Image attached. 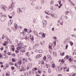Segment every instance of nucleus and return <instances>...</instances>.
<instances>
[{"label":"nucleus","mask_w":76,"mask_h":76,"mask_svg":"<svg viewBox=\"0 0 76 76\" xmlns=\"http://www.w3.org/2000/svg\"><path fill=\"white\" fill-rule=\"evenodd\" d=\"M15 3L13 2L11 4V6L9 7V10L10 11H12L13 8L15 7Z\"/></svg>","instance_id":"f257e3e1"},{"label":"nucleus","mask_w":76,"mask_h":76,"mask_svg":"<svg viewBox=\"0 0 76 76\" xmlns=\"http://www.w3.org/2000/svg\"><path fill=\"white\" fill-rule=\"evenodd\" d=\"M17 49L18 50H19L20 49L22 50V53H25V48H23L22 45H20V47H18L17 48Z\"/></svg>","instance_id":"f03ea898"},{"label":"nucleus","mask_w":76,"mask_h":76,"mask_svg":"<svg viewBox=\"0 0 76 76\" xmlns=\"http://www.w3.org/2000/svg\"><path fill=\"white\" fill-rule=\"evenodd\" d=\"M1 8L2 9H3V10H5V11L8 10V8H7V6L4 5H1Z\"/></svg>","instance_id":"7ed1b4c3"},{"label":"nucleus","mask_w":76,"mask_h":76,"mask_svg":"<svg viewBox=\"0 0 76 76\" xmlns=\"http://www.w3.org/2000/svg\"><path fill=\"white\" fill-rule=\"evenodd\" d=\"M28 67H27V70H29L30 69H31L32 66V63H29L28 64Z\"/></svg>","instance_id":"20e7f679"},{"label":"nucleus","mask_w":76,"mask_h":76,"mask_svg":"<svg viewBox=\"0 0 76 76\" xmlns=\"http://www.w3.org/2000/svg\"><path fill=\"white\" fill-rule=\"evenodd\" d=\"M43 26L44 28H45L46 26H47V22L45 20H43Z\"/></svg>","instance_id":"39448f33"},{"label":"nucleus","mask_w":76,"mask_h":76,"mask_svg":"<svg viewBox=\"0 0 76 76\" xmlns=\"http://www.w3.org/2000/svg\"><path fill=\"white\" fill-rule=\"evenodd\" d=\"M38 45H39V44L38 43L36 44L35 45H34L33 48V50H35V49L36 48H37V47H38Z\"/></svg>","instance_id":"423d86ee"},{"label":"nucleus","mask_w":76,"mask_h":76,"mask_svg":"<svg viewBox=\"0 0 76 76\" xmlns=\"http://www.w3.org/2000/svg\"><path fill=\"white\" fill-rule=\"evenodd\" d=\"M33 32H34V34H35V35H36V36L38 37L39 38H41V36H38V32H37V31H33Z\"/></svg>","instance_id":"0eeeda50"},{"label":"nucleus","mask_w":76,"mask_h":76,"mask_svg":"<svg viewBox=\"0 0 76 76\" xmlns=\"http://www.w3.org/2000/svg\"><path fill=\"white\" fill-rule=\"evenodd\" d=\"M12 23H13V20H10L9 22H8V25L9 26H10L12 24Z\"/></svg>","instance_id":"6e6552de"},{"label":"nucleus","mask_w":76,"mask_h":76,"mask_svg":"<svg viewBox=\"0 0 76 76\" xmlns=\"http://www.w3.org/2000/svg\"><path fill=\"white\" fill-rule=\"evenodd\" d=\"M51 15V16H52V18H55V17H56V16L57 15L55 14H51L50 13V14Z\"/></svg>","instance_id":"1a4fd4ad"},{"label":"nucleus","mask_w":76,"mask_h":76,"mask_svg":"<svg viewBox=\"0 0 76 76\" xmlns=\"http://www.w3.org/2000/svg\"><path fill=\"white\" fill-rule=\"evenodd\" d=\"M26 69L24 68L23 67H22L21 69L20 70V72H22V71H26Z\"/></svg>","instance_id":"9d476101"},{"label":"nucleus","mask_w":76,"mask_h":76,"mask_svg":"<svg viewBox=\"0 0 76 76\" xmlns=\"http://www.w3.org/2000/svg\"><path fill=\"white\" fill-rule=\"evenodd\" d=\"M6 20V18H3V17H1V22H4Z\"/></svg>","instance_id":"9b49d317"},{"label":"nucleus","mask_w":76,"mask_h":76,"mask_svg":"<svg viewBox=\"0 0 76 76\" xmlns=\"http://www.w3.org/2000/svg\"><path fill=\"white\" fill-rule=\"evenodd\" d=\"M42 56V54H40V55H37L36 57V58H39L41 57Z\"/></svg>","instance_id":"f8f14e48"},{"label":"nucleus","mask_w":76,"mask_h":76,"mask_svg":"<svg viewBox=\"0 0 76 76\" xmlns=\"http://www.w3.org/2000/svg\"><path fill=\"white\" fill-rule=\"evenodd\" d=\"M3 57L4 58H8V56L6 55V54H4L3 55Z\"/></svg>","instance_id":"ddd939ff"},{"label":"nucleus","mask_w":76,"mask_h":76,"mask_svg":"<svg viewBox=\"0 0 76 76\" xmlns=\"http://www.w3.org/2000/svg\"><path fill=\"white\" fill-rule=\"evenodd\" d=\"M47 57H48V60H51L52 58H51V56H50V55H48L47 56Z\"/></svg>","instance_id":"4468645a"},{"label":"nucleus","mask_w":76,"mask_h":76,"mask_svg":"<svg viewBox=\"0 0 76 76\" xmlns=\"http://www.w3.org/2000/svg\"><path fill=\"white\" fill-rule=\"evenodd\" d=\"M69 41H70V39H69V38H68L64 42H65V43H67V42H69Z\"/></svg>","instance_id":"2eb2a0df"},{"label":"nucleus","mask_w":76,"mask_h":76,"mask_svg":"<svg viewBox=\"0 0 76 76\" xmlns=\"http://www.w3.org/2000/svg\"><path fill=\"white\" fill-rule=\"evenodd\" d=\"M1 17L5 18V19H7V15H3L1 16Z\"/></svg>","instance_id":"dca6fc26"},{"label":"nucleus","mask_w":76,"mask_h":76,"mask_svg":"<svg viewBox=\"0 0 76 76\" xmlns=\"http://www.w3.org/2000/svg\"><path fill=\"white\" fill-rule=\"evenodd\" d=\"M23 61H25L26 63H28V61H27V60L26 59V58H23Z\"/></svg>","instance_id":"f3484780"},{"label":"nucleus","mask_w":76,"mask_h":76,"mask_svg":"<svg viewBox=\"0 0 76 76\" xmlns=\"http://www.w3.org/2000/svg\"><path fill=\"white\" fill-rule=\"evenodd\" d=\"M51 11H45V13L47 14V15H50V13L49 12H50Z\"/></svg>","instance_id":"a211bd4d"},{"label":"nucleus","mask_w":76,"mask_h":76,"mask_svg":"<svg viewBox=\"0 0 76 76\" xmlns=\"http://www.w3.org/2000/svg\"><path fill=\"white\" fill-rule=\"evenodd\" d=\"M29 73L30 75L32 76V75H34V72L32 71H29Z\"/></svg>","instance_id":"6ab92c4d"},{"label":"nucleus","mask_w":76,"mask_h":76,"mask_svg":"<svg viewBox=\"0 0 76 76\" xmlns=\"http://www.w3.org/2000/svg\"><path fill=\"white\" fill-rule=\"evenodd\" d=\"M53 55L54 56H57V53L56 52L54 51H53Z\"/></svg>","instance_id":"aec40b11"},{"label":"nucleus","mask_w":76,"mask_h":76,"mask_svg":"<svg viewBox=\"0 0 76 76\" xmlns=\"http://www.w3.org/2000/svg\"><path fill=\"white\" fill-rule=\"evenodd\" d=\"M21 9L20 8H19L17 10V12L19 13H20L21 12Z\"/></svg>","instance_id":"412c9836"},{"label":"nucleus","mask_w":76,"mask_h":76,"mask_svg":"<svg viewBox=\"0 0 76 76\" xmlns=\"http://www.w3.org/2000/svg\"><path fill=\"white\" fill-rule=\"evenodd\" d=\"M20 11L21 12H23L25 11V8H22L21 9Z\"/></svg>","instance_id":"4be33fe9"},{"label":"nucleus","mask_w":76,"mask_h":76,"mask_svg":"<svg viewBox=\"0 0 76 76\" xmlns=\"http://www.w3.org/2000/svg\"><path fill=\"white\" fill-rule=\"evenodd\" d=\"M38 51H39V53H43V51L42 50H38Z\"/></svg>","instance_id":"5701e85b"},{"label":"nucleus","mask_w":76,"mask_h":76,"mask_svg":"<svg viewBox=\"0 0 76 76\" xmlns=\"http://www.w3.org/2000/svg\"><path fill=\"white\" fill-rule=\"evenodd\" d=\"M14 26L16 29L18 27V25L16 23L14 24Z\"/></svg>","instance_id":"b1692460"},{"label":"nucleus","mask_w":76,"mask_h":76,"mask_svg":"<svg viewBox=\"0 0 76 76\" xmlns=\"http://www.w3.org/2000/svg\"><path fill=\"white\" fill-rule=\"evenodd\" d=\"M69 13V12L67 11H66L65 12V13L66 15H68V14Z\"/></svg>","instance_id":"393cba45"},{"label":"nucleus","mask_w":76,"mask_h":76,"mask_svg":"<svg viewBox=\"0 0 76 76\" xmlns=\"http://www.w3.org/2000/svg\"><path fill=\"white\" fill-rule=\"evenodd\" d=\"M9 64H10V65H12V66H13V63L10 62L9 63Z\"/></svg>","instance_id":"a878e982"},{"label":"nucleus","mask_w":76,"mask_h":76,"mask_svg":"<svg viewBox=\"0 0 76 76\" xmlns=\"http://www.w3.org/2000/svg\"><path fill=\"white\" fill-rule=\"evenodd\" d=\"M35 9L37 10H39V7L37 6L35 7Z\"/></svg>","instance_id":"bb28decb"},{"label":"nucleus","mask_w":76,"mask_h":76,"mask_svg":"<svg viewBox=\"0 0 76 76\" xmlns=\"http://www.w3.org/2000/svg\"><path fill=\"white\" fill-rule=\"evenodd\" d=\"M23 45V43H20V44L18 45V47H20V45Z\"/></svg>","instance_id":"cd10ccee"},{"label":"nucleus","mask_w":76,"mask_h":76,"mask_svg":"<svg viewBox=\"0 0 76 76\" xmlns=\"http://www.w3.org/2000/svg\"><path fill=\"white\" fill-rule=\"evenodd\" d=\"M0 58L1 59H2L3 58V57H2V55L1 53H0Z\"/></svg>","instance_id":"c85d7f7f"},{"label":"nucleus","mask_w":76,"mask_h":76,"mask_svg":"<svg viewBox=\"0 0 76 76\" xmlns=\"http://www.w3.org/2000/svg\"><path fill=\"white\" fill-rule=\"evenodd\" d=\"M18 28L19 29H21L22 28V27H21V26H19L18 27Z\"/></svg>","instance_id":"c756f323"},{"label":"nucleus","mask_w":76,"mask_h":76,"mask_svg":"<svg viewBox=\"0 0 76 76\" xmlns=\"http://www.w3.org/2000/svg\"><path fill=\"white\" fill-rule=\"evenodd\" d=\"M8 16L9 18L10 19H12V16H10V15H8Z\"/></svg>","instance_id":"7c9ffc66"},{"label":"nucleus","mask_w":76,"mask_h":76,"mask_svg":"<svg viewBox=\"0 0 76 76\" xmlns=\"http://www.w3.org/2000/svg\"><path fill=\"white\" fill-rule=\"evenodd\" d=\"M64 53L65 52H64L63 53H61V56H64Z\"/></svg>","instance_id":"2f4dec72"},{"label":"nucleus","mask_w":76,"mask_h":76,"mask_svg":"<svg viewBox=\"0 0 76 76\" xmlns=\"http://www.w3.org/2000/svg\"><path fill=\"white\" fill-rule=\"evenodd\" d=\"M71 35L73 37H75V38H76V36L75 34H73V35L72 34Z\"/></svg>","instance_id":"473e14b6"},{"label":"nucleus","mask_w":76,"mask_h":76,"mask_svg":"<svg viewBox=\"0 0 76 76\" xmlns=\"http://www.w3.org/2000/svg\"><path fill=\"white\" fill-rule=\"evenodd\" d=\"M31 39L32 40V41H34V37H33L32 36V38L31 37Z\"/></svg>","instance_id":"72a5a7b5"},{"label":"nucleus","mask_w":76,"mask_h":76,"mask_svg":"<svg viewBox=\"0 0 76 76\" xmlns=\"http://www.w3.org/2000/svg\"><path fill=\"white\" fill-rule=\"evenodd\" d=\"M11 55H12V56L14 57H15V53H14L11 54Z\"/></svg>","instance_id":"f704fd0d"},{"label":"nucleus","mask_w":76,"mask_h":76,"mask_svg":"<svg viewBox=\"0 0 76 76\" xmlns=\"http://www.w3.org/2000/svg\"><path fill=\"white\" fill-rule=\"evenodd\" d=\"M49 49H50V50H51V49H52V47H51V46H50V45L49 46Z\"/></svg>","instance_id":"c9c22d12"},{"label":"nucleus","mask_w":76,"mask_h":76,"mask_svg":"<svg viewBox=\"0 0 76 76\" xmlns=\"http://www.w3.org/2000/svg\"><path fill=\"white\" fill-rule=\"evenodd\" d=\"M53 44L55 45H56V41L53 42Z\"/></svg>","instance_id":"e433bc0d"},{"label":"nucleus","mask_w":76,"mask_h":76,"mask_svg":"<svg viewBox=\"0 0 76 76\" xmlns=\"http://www.w3.org/2000/svg\"><path fill=\"white\" fill-rule=\"evenodd\" d=\"M41 3L42 4H44V0H42Z\"/></svg>","instance_id":"4c0bfd02"},{"label":"nucleus","mask_w":76,"mask_h":76,"mask_svg":"<svg viewBox=\"0 0 76 76\" xmlns=\"http://www.w3.org/2000/svg\"><path fill=\"white\" fill-rule=\"evenodd\" d=\"M12 61L13 62H15L16 61V60H15V59H12Z\"/></svg>","instance_id":"58836bf2"},{"label":"nucleus","mask_w":76,"mask_h":76,"mask_svg":"<svg viewBox=\"0 0 76 76\" xmlns=\"http://www.w3.org/2000/svg\"><path fill=\"white\" fill-rule=\"evenodd\" d=\"M43 59H44V60H46V59H47V58H46V56H44L43 57Z\"/></svg>","instance_id":"ea45409f"},{"label":"nucleus","mask_w":76,"mask_h":76,"mask_svg":"<svg viewBox=\"0 0 76 76\" xmlns=\"http://www.w3.org/2000/svg\"><path fill=\"white\" fill-rule=\"evenodd\" d=\"M53 39H57V37H53L52 38Z\"/></svg>","instance_id":"a19ab883"},{"label":"nucleus","mask_w":76,"mask_h":76,"mask_svg":"<svg viewBox=\"0 0 76 76\" xmlns=\"http://www.w3.org/2000/svg\"><path fill=\"white\" fill-rule=\"evenodd\" d=\"M15 53H17V54H18V53H19V50H15Z\"/></svg>","instance_id":"79ce46f5"},{"label":"nucleus","mask_w":76,"mask_h":76,"mask_svg":"<svg viewBox=\"0 0 76 76\" xmlns=\"http://www.w3.org/2000/svg\"><path fill=\"white\" fill-rule=\"evenodd\" d=\"M11 69L12 70H14V69H15V67H14V66H12Z\"/></svg>","instance_id":"37998d69"},{"label":"nucleus","mask_w":76,"mask_h":76,"mask_svg":"<svg viewBox=\"0 0 76 76\" xmlns=\"http://www.w3.org/2000/svg\"><path fill=\"white\" fill-rule=\"evenodd\" d=\"M71 4L73 5V6H75V4L73 3L72 2V1L70 2Z\"/></svg>","instance_id":"c03bdc74"},{"label":"nucleus","mask_w":76,"mask_h":76,"mask_svg":"<svg viewBox=\"0 0 76 76\" xmlns=\"http://www.w3.org/2000/svg\"><path fill=\"white\" fill-rule=\"evenodd\" d=\"M69 61H72V59L70 58H69Z\"/></svg>","instance_id":"a18cd8bd"},{"label":"nucleus","mask_w":76,"mask_h":76,"mask_svg":"<svg viewBox=\"0 0 76 76\" xmlns=\"http://www.w3.org/2000/svg\"><path fill=\"white\" fill-rule=\"evenodd\" d=\"M58 2L60 5L61 4V1L59 0V1H58Z\"/></svg>","instance_id":"49530a36"},{"label":"nucleus","mask_w":76,"mask_h":76,"mask_svg":"<svg viewBox=\"0 0 76 76\" xmlns=\"http://www.w3.org/2000/svg\"><path fill=\"white\" fill-rule=\"evenodd\" d=\"M52 66L54 68V67H55V64H52Z\"/></svg>","instance_id":"de8ad7c7"},{"label":"nucleus","mask_w":76,"mask_h":76,"mask_svg":"<svg viewBox=\"0 0 76 76\" xmlns=\"http://www.w3.org/2000/svg\"><path fill=\"white\" fill-rule=\"evenodd\" d=\"M7 67H9V64H7L6 66V69L7 68Z\"/></svg>","instance_id":"09e8293b"},{"label":"nucleus","mask_w":76,"mask_h":76,"mask_svg":"<svg viewBox=\"0 0 76 76\" xmlns=\"http://www.w3.org/2000/svg\"><path fill=\"white\" fill-rule=\"evenodd\" d=\"M61 62H62V63H64V60L62 59V60H61Z\"/></svg>","instance_id":"8fccbe9b"},{"label":"nucleus","mask_w":76,"mask_h":76,"mask_svg":"<svg viewBox=\"0 0 76 76\" xmlns=\"http://www.w3.org/2000/svg\"><path fill=\"white\" fill-rule=\"evenodd\" d=\"M13 51H15V48H11Z\"/></svg>","instance_id":"3c124183"},{"label":"nucleus","mask_w":76,"mask_h":76,"mask_svg":"<svg viewBox=\"0 0 76 76\" xmlns=\"http://www.w3.org/2000/svg\"><path fill=\"white\" fill-rule=\"evenodd\" d=\"M24 31H25V32H26V31H28V29H27V28H25L24 29Z\"/></svg>","instance_id":"603ef678"},{"label":"nucleus","mask_w":76,"mask_h":76,"mask_svg":"<svg viewBox=\"0 0 76 76\" xmlns=\"http://www.w3.org/2000/svg\"><path fill=\"white\" fill-rule=\"evenodd\" d=\"M48 72H49V73H51V70L49 69L48 70Z\"/></svg>","instance_id":"864d4df0"},{"label":"nucleus","mask_w":76,"mask_h":76,"mask_svg":"<svg viewBox=\"0 0 76 76\" xmlns=\"http://www.w3.org/2000/svg\"><path fill=\"white\" fill-rule=\"evenodd\" d=\"M65 18L66 19H68V17H67V16L66 15H65Z\"/></svg>","instance_id":"5fc2aeb1"},{"label":"nucleus","mask_w":76,"mask_h":76,"mask_svg":"<svg viewBox=\"0 0 76 76\" xmlns=\"http://www.w3.org/2000/svg\"><path fill=\"white\" fill-rule=\"evenodd\" d=\"M8 55L10 56L11 54V53H10V52H9L7 53Z\"/></svg>","instance_id":"6e6d98bb"},{"label":"nucleus","mask_w":76,"mask_h":76,"mask_svg":"<svg viewBox=\"0 0 76 76\" xmlns=\"http://www.w3.org/2000/svg\"><path fill=\"white\" fill-rule=\"evenodd\" d=\"M15 47V46H14V45H11L10 46V47L11 48H14V47Z\"/></svg>","instance_id":"4d7b16f0"},{"label":"nucleus","mask_w":76,"mask_h":76,"mask_svg":"<svg viewBox=\"0 0 76 76\" xmlns=\"http://www.w3.org/2000/svg\"><path fill=\"white\" fill-rule=\"evenodd\" d=\"M50 10H53V7L51 6L50 7Z\"/></svg>","instance_id":"13d9d810"},{"label":"nucleus","mask_w":76,"mask_h":76,"mask_svg":"<svg viewBox=\"0 0 76 76\" xmlns=\"http://www.w3.org/2000/svg\"><path fill=\"white\" fill-rule=\"evenodd\" d=\"M68 44H67L66 45V49H67V48L68 47Z\"/></svg>","instance_id":"bf43d9fd"},{"label":"nucleus","mask_w":76,"mask_h":76,"mask_svg":"<svg viewBox=\"0 0 76 76\" xmlns=\"http://www.w3.org/2000/svg\"><path fill=\"white\" fill-rule=\"evenodd\" d=\"M19 63L20 64H22V62L21 61H19Z\"/></svg>","instance_id":"052dcab7"},{"label":"nucleus","mask_w":76,"mask_h":76,"mask_svg":"<svg viewBox=\"0 0 76 76\" xmlns=\"http://www.w3.org/2000/svg\"><path fill=\"white\" fill-rule=\"evenodd\" d=\"M6 76H9V74L8 73H6Z\"/></svg>","instance_id":"680f3d73"},{"label":"nucleus","mask_w":76,"mask_h":76,"mask_svg":"<svg viewBox=\"0 0 76 76\" xmlns=\"http://www.w3.org/2000/svg\"><path fill=\"white\" fill-rule=\"evenodd\" d=\"M38 72L39 73H41V71H38Z\"/></svg>","instance_id":"e2e57ef3"},{"label":"nucleus","mask_w":76,"mask_h":76,"mask_svg":"<svg viewBox=\"0 0 76 76\" xmlns=\"http://www.w3.org/2000/svg\"><path fill=\"white\" fill-rule=\"evenodd\" d=\"M42 36L43 37H45V34H42Z\"/></svg>","instance_id":"0e129e2a"},{"label":"nucleus","mask_w":76,"mask_h":76,"mask_svg":"<svg viewBox=\"0 0 76 76\" xmlns=\"http://www.w3.org/2000/svg\"><path fill=\"white\" fill-rule=\"evenodd\" d=\"M69 56L67 55V56H66V58H67V59H68V58H69Z\"/></svg>","instance_id":"69168bd1"},{"label":"nucleus","mask_w":76,"mask_h":76,"mask_svg":"<svg viewBox=\"0 0 76 76\" xmlns=\"http://www.w3.org/2000/svg\"><path fill=\"white\" fill-rule=\"evenodd\" d=\"M4 38V35H3V36L2 37V39H3Z\"/></svg>","instance_id":"338daca9"},{"label":"nucleus","mask_w":76,"mask_h":76,"mask_svg":"<svg viewBox=\"0 0 76 76\" xmlns=\"http://www.w3.org/2000/svg\"><path fill=\"white\" fill-rule=\"evenodd\" d=\"M35 21H36V20H35V19H34L33 20V22L34 23L35 22Z\"/></svg>","instance_id":"774afa93"}]
</instances>
